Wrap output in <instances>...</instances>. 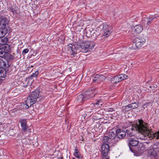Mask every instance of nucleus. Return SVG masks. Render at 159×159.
Returning <instances> with one entry per match:
<instances>
[{"label":"nucleus","instance_id":"f257e3e1","mask_svg":"<svg viewBox=\"0 0 159 159\" xmlns=\"http://www.w3.org/2000/svg\"><path fill=\"white\" fill-rule=\"evenodd\" d=\"M148 127L147 123L144 122L141 119L139 120L138 123L132 124L131 129L126 130V134L128 137H131L134 136L135 134L133 131H136L141 133L143 136L144 139H159V130L153 133L151 129Z\"/></svg>","mask_w":159,"mask_h":159},{"label":"nucleus","instance_id":"f03ea898","mask_svg":"<svg viewBox=\"0 0 159 159\" xmlns=\"http://www.w3.org/2000/svg\"><path fill=\"white\" fill-rule=\"evenodd\" d=\"M77 45V48L80 49L81 52H86L90 51L93 48L94 43L92 41H86L80 43H79Z\"/></svg>","mask_w":159,"mask_h":159},{"label":"nucleus","instance_id":"7ed1b4c3","mask_svg":"<svg viewBox=\"0 0 159 159\" xmlns=\"http://www.w3.org/2000/svg\"><path fill=\"white\" fill-rule=\"evenodd\" d=\"M101 31L102 32V36L105 38L108 37L112 31V26L106 23H103L99 26Z\"/></svg>","mask_w":159,"mask_h":159},{"label":"nucleus","instance_id":"20e7f679","mask_svg":"<svg viewBox=\"0 0 159 159\" xmlns=\"http://www.w3.org/2000/svg\"><path fill=\"white\" fill-rule=\"evenodd\" d=\"M134 43L131 49H135L142 47L145 43L146 39L144 36L136 37L133 39Z\"/></svg>","mask_w":159,"mask_h":159},{"label":"nucleus","instance_id":"39448f33","mask_svg":"<svg viewBox=\"0 0 159 159\" xmlns=\"http://www.w3.org/2000/svg\"><path fill=\"white\" fill-rule=\"evenodd\" d=\"M39 93V91L38 89H35L33 91L27 99L28 104L32 105L34 104L37 101V99L40 97Z\"/></svg>","mask_w":159,"mask_h":159},{"label":"nucleus","instance_id":"423d86ee","mask_svg":"<svg viewBox=\"0 0 159 159\" xmlns=\"http://www.w3.org/2000/svg\"><path fill=\"white\" fill-rule=\"evenodd\" d=\"M96 93V89L95 88H92L91 89L87 90L86 92L83 93V94L84 100L86 101L94 97Z\"/></svg>","mask_w":159,"mask_h":159},{"label":"nucleus","instance_id":"0eeeda50","mask_svg":"<svg viewBox=\"0 0 159 159\" xmlns=\"http://www.w3.org/2000/svg\"><path fill=\"white\" fill-rule=\"evenodd\" d=\"M97 102L92 103L91 106L87 107L86 109V111L87 113H91L93 111H96L95 109L100 107V105H102V104H100V102L101 100H97Z\"/></svg>","mask_w":159,"mask_h":159},{"label":"nucleus","instance_id":"6e6552de","mask_svg":"<svg viewBox=\"0 0 159 159\" xmlns=\"http://www.w3.org/2000/svg\"><path fill=\"white\" fill-rule=\"evenodd\" d=\"M143 30V27L141 25H137L131 27L130 33L133 35L136 36L139 34Z\"/></svg>","mask_w":159,"mask_h":159},{"label":"nucleus","instance_id":"1a4fd4ad","mask_svg":"<svg viewBox=\"0 0 159 159\" xmlns=\"http://www.w3.org/2000/svg\"><path fill=\"white\" fill-rule=\"evenodd\" d=\"M157 145L154 144L148 150V154L150 156L155 157L157 155V153L158 152L157 149Z\"/></svg>","mask_w":159,"mask_h":159},{"label":"nucleus","instance_id":"9d476101","mask_svg":"<svg viewBox=\"0 0 159 159\" xmlns=\"http://www.w3.org/2000/svg\"><path fill=\"white\" fill-rule=\"evenodd\" d=\"M109 146L107 143H104L102 145L101 147V154L102 156V158L107 157L109 151Z\"/></svg>","mask_w":159,"mask_h":159},{"label":"nucleus","instance_id":"9b49d317","mask_svg":"<svg viewBox=\"0 0 159 159\" xmlns=\"http://www.w3.org/2000/svg\"><path fill=\"white\" fill-rule=\"evenodd\" d=\"M129 146L130 150L133 152V150L131 149V146H137L139 143V141L135 138H128Z\"/></svg>","mask_w":159,"mask_h":159},{"label":"nucleus","instance_id":"f8f14e48","mask_svg":"<svg viewBox=\"0 0 159 159\" xmlns=\"http://www.w3.org/2000/svg\"><path fill=\"white\" fill-rule=\"evenodd\" d=\"M68 48V51L71 57L75 56L76 54V48L74 45L70 44L67 46Z\"/></svg>","mask_w":159,"mask_h":159},{"label":"nucleus","instance_id":"ddd939ff","mask_svg":"<svg viewBox=\"0 0 159 159\" xmlns=\"http://www.w3.org/2000/svg\"><path fill=\"white\" fill-rule=\"evenodd\" d=\"M116 134L117 137L120 139L124 137L126 135V132L120 129H117L116 130Z\"/></svg>","mask_w":159,"mask_h":159},{"label":"nucleus","instance_id":"4468645a","mask_svg":"<svg viewBox=\"0 0 159 159\" xmlns=\"http://www.w3.org/2000/svg\"><path fill=\"white\" fill-rule=\"evenodd\" d=\"M104 78L105 77L102 75L96 74L93 80V83H99L102 81Z\"/></svg>","mask_w":159,"mask_h":159},{"label":"nucleus","instance_id":"2eb2a0df","mask_svg":"<svg viewBox=\"0 0 159 159\" xmlns=\"http://www.w3.org/2000/svg\"><path fill=\"white\" fill-rule=\"evenodd\" d=\"M7 32V30L4 26L3 27L0 28V37L4 36Z\"/></svg>","mask_w":159,"mask_h":159},{"label":"nucleus","instance_id":"dca6fc26","mask_svg":"<svg viewBox=\"0 0 159 159\" xmlns=\"http://www.w3.org/2000/svg\"><path fill=\"white\" fill-rule=\"evenodd\" d=\"M74 155L76 157L77 159H82V157L80 152L77 148L75 149Z\"/></svg>","mask_w":159,"mask_h":159},{"label":"nucleus","instance_id":"f3484780","mask_svg":"<svg viewBox=\"0 0 159 159\" xmlns=\"http://www.w3.org/2000/svg\"><path fill=\"white\" fill-rule=\"evenodd\" d=\"M8 41V38L4 36L0 37V45H5Z\"/></svg>","mask_w":159,"mask_h":159},{"label":"nucleus","instance_id":"a211bd4d","mask_svg":"<svg viewBox=\"0 0 159 159\" xmlns=\"http://www.w3.org/2000/svg\"><path fill=\"white\" fill-rule=\"evenodd\" d=\"M4 45L1 48L3 49L4 51L7 54L9 52H10V47L9 45L7 44Z\"/></svg>","mask_w":159,"mask_h":159},{"label":"nucleus","instance_id":"6ab92c4d","mask_svg":"<svg viewBox=\"0 0 159 159\" xmlns=\"http://www.w3.org/2000/svg\"><path fill=\"white\" fill-rule=\"evenodd\" d=\"M0 67L3 69H6L7 68V62L0 58Z\"/></svg>","mask_w":159,"mask_h":159},{"label":"nucleus","instance_id":"aec40b11","mask_svg":"<svg viewBox=\"0 0 159 159\" xmlns=\"http://www.w3.org/2000/svg\"><path fill=\"white\" fill-rule=\"evenodd\" d=\"M77 102L79 103H82L84 101H85L83 93L77 96Z\"/></svg>","mask_w":159,"mask_h":159},{"label":"nucleus","instance_id":"412c9836","mask_svg":"<svg viewBox=\"0 0 159 159\" xmlns=\"http://www.w3.org/2000/svg\"><path fill=\"white\" fill-rule=\"evenodd\" d=\"M142 23L143 25L144 26L147 27L149 25V24L147 20V17H144L143 18L142 21Z\"/></svg>","mask_w":159,"mask_h":159},{"label":"nucleus","instance_id":"4be33fe9","mask_svg":"<svg viewBox=\"0 0 159 159\" xmlns=\"http://www.w3.org/2000/svg\"><path fill=\"white\" fill-rule=\"evenodd\" d=\"M7 75V72L6 69H0V78H4Z\"/></svg>","mask_w":159,"mask_h":159},{"label":"nucleus","instance_id":"5701e85b","mask_svg":"<svg viewBox=\"0 0 159 159\" xmlns=\"http://www.w3.org/2000/svg\"><path fill=\"white\" fill-rule=\"evenodd\" d=\"M122 108L123 110H125V111H128L133 109L132 108L131 103L127 105L124 107H123Z\"/></svg>","mask_w":159,"mask_h":159},{"label":"nucleus","instance_id":"b1692460","mask_svg":"<svg viewBox=\"0 0 159 159\" xmlns=\"http://www.w3.org/2000/svg\"><path fill=\"white\" fill-rule=\"evenodd\" d=\"M111 82L113 83L117 84L120 82L117 76L113 77L111 80Z\"/></svg>","mask_w":159,"mask_h":159},{"label":"nucleus","instance_id":"393cba45","mask_svg":"<svg viewBox=\"0 0 159 159\" xmlns=\"http://www.w3.org/2000/svg\"><path fill=\"white\" fill-rule=\"evenodd\" d=\"M158 16H152L151 17H147V20L149 25H150L154 19L156 18H157V17Z\"/></svg>","mask_w":159,"mask_h":159},{"label":"nucleus","instance_id":"a878e982","mask_svg":"<svg viewBox=\"0 0 159 159\" xmlns=\"http://www.w3.org/2000/svg\"><path fill=\"white\" fill-rule=\"evenodd\" d=\"M7 54L4 51L3 49L0 48V57L4 58L6 56Z\"/></svg>","mask_w":159,"mask_h":159},{"label":"nucleus","instance_id":"bb28decb","mask_svg":"<svg viewBox=\"0 0 159 159\" xmlns=\"http://www.w3.org/2000/svg\"><path fill=\"white\" fill-rule=\"evenodd\" d=\"M116 135L115 133L113 132H110L109 133V139H113L115 138Z\"/></svg>","mask_w":159,"mask_h":159},{"label":"nucleus","instance_id":"cd10ccee","mask_svg":"<svg viewBox=\"0 0 159 159\" xmlns=\"http://www.w3.org/2000/svg\"><path fill=\"white\" fill-rule=\"evenodd\" d=\"M144 147L142 145L141 147L140 146L138 148V151L141 153L143 152H144Z\"/></svg>","mask_w":159,"mask_h":159},{"label":"nucleus","instance_id":"c85d7f7f","mask_svg":"<svg viewBox=\"0 0 159 159\" xmlns=\"http://www.w3.org/2000/svg\"><path fill=\"white\" fill-rule=\"evenodd\" d=\"M39 75V72L38 71H36L35 72L31 75L30 77V78L31 77H37Z\"/></svg>","mask_w":159,"mask_h":159},{"label":"nucleus","instance_id":"c756f323","mask_svg":"<svg viewBox=\"0 0 159 159\" xmlns=\"http://www.w3.org/2000/svg\"><path fill=\"white\" fill-rule=\"evenodd\" d=\"M109 138L107 136H104L103 138L102 141L103 143H105L108 142L109 140Z\"/></svg>","mask_w":159,"mask_h":159},{"label":"nucleus","instance_id":"7c9ffc66","mask_svg":"<svg viewBox=\"0 0 159 159\" xmlns=\"http://www.w3.org/2000/svg\"><path fill=\"white\" fill-rule=\"evenodd\" d=\"M32 105L31 104H28V102H27V100L26 102V103L24 104V107L26 109H28L30 107H31Z\"/></svg>","mask_w":159,"mask_h":159},{"label":"nucleus","instance_id":"2f4dec72","mask_svg":"<svg viewBox=\"0 0 159 159\" xmlns=\"http://www.w3.org/2000/svg\"><path fill=\"white\" fill-rule=\"evenodd\" d=\"M132 108L134 109L138 107V105L136 102L131 103Z\"/></svg>","mask_w":159,"mask_h":159},{"label":"nucleus","instance_id":"473e14b6","mask_svg":"<svg viewBox=\"0 0 159 159\" xmlns=\"http://www.w3.org/2000/svg\"><path fill=\"white\" fill-rule=\"evenodd\" d=\"M21 126L26 124V120H21L20 121Z\"/></svg>","mask_w":159,"mask_h":159},{"label":"nucleus","instance_id":"72a5a7b5","mask_svg":"<svg viewBox=\"0 0 159 159\" xmlns=\"http://www.w3.org/2000/svg\"><path fill=\"white\" fill-rule=\"evenodd\" d=\"M8 58L10 61L13 60L14 59V56L11 54H9L8 56Z\"/></svg>","mask_w":159,"mask_h":159},{"label":"nucleus","instance_id":"f704fd0d","mask_svg":"<svg viewBox=\"0 0 159 159\" xmlns=\"http://www.w3.org/2000/svg\"><path fill=\"white\" fill-rule=\"evenodd\" d=\"M117 76L119 79L120 82L124 80V77L123 76V74H120Z\"/></svg>","mask_w":159,"mask_h":159},{"label":"nucleus","instance_id":"c9c22d12","mask_svg":"<svg viewBox=\"0 0 159 159\" xmlns=\"http://www.w3.org/2000/svg\"><path fill=\"white\" fill-rule=\"evenodd\" d=\"M21 127H22V129L24 131H26L28 128V127L27 126L26 124H25L24 125H23Z\"/></svg>","mask_w":159,"mask_h":159},{"label":"nucleus","instance_id":"e433bc0d","mask_svg":"<svg viewBox=\"0 0 159 159\" xmlns=\"http://www.w3.org/2000/svg\"><path fill=\"white\" fill-rule=\"evenodd\" d=\"M29 50L28 48H25L23 50L22 52V53L23 54H24V53L25 54L29 52Z\"/></svg>","mask_w":159,"mask_h":159},{"label":"nucleus","instance_id":"4c0bfd02","mask_svg":"<svg viewBox=\"0 0 159 159\" xmlns=\"http://www.w3.org/2000/svg\"><path fill=\"white\" fill-rule=\"evenodd\" d=\"M123 76L124 77V79H127V76L126 75H125L123 74Z\"/></svg>","mask_w":159,"mask_h":159},{"label":"nucleus","instance_id":"58836bf2","mask_svg":"<svg viewBox=\"0 0 159 159\" xmlns=\"http://www.w3.org/2000/svg\"><path fill=\"white\" fill-rule=\"evenodd\" d=\"M113 111V108H109L108 110V111Z\"/></svg>","mask_w":159,"mask_h":159},{"label":"nucleus","instance_id":"ea45409f","mask_svg":"<svg viewBox=\"0 0 159 159\" xmlns=\"http://www.w3.org/2000/svg\"><path fill=\"white\" fill-rule=\"evenodd\" d=\"M157 150H158V153H159V146H157Z\"/></svg>","mask_w":159,"mask_h":159},{"label":"nucleus","instance_id":"a19ab883","mask_svg":"<svg viewBox=\"0 0 159 159\" xmlns=\"http://www.w3.org/2000/svg\"><path fill=\"white\" fill-rule=\"evenodd\" d=\"M2 125V123L1 122H0V126L1 125Z\"/></svg>","mask_w":159,"mask_h":159},{"label":"nucleus","instance_id":"79ce46f5","mask_svg":"<svg viewBox=\"0 0 159 159\" xmlns=\"http://www.w3.org/2000/svg\"><path fill=\"white\" fill-rule=\"evenodd\" d=\"M105 159H109V158L107 157V158H106Z\"/></svg>","mask_w":159,"mask_h":159},{"label":"nucleus","instance_id":"37998d69","mask_svg":"<svg viewBox=\"0 0 159 159\" xmlns=\"http://www.w3.org/2000/svg\"><path fill=\"white\" fill-rule=\"evenodd\" d=\"M149 87L151 88V87H151V86H149Z\"/></svg>","mask_w":159,"mask_h":159}]
</instances>
